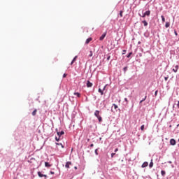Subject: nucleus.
Listing matches in <instances>:
<instances>
[{
    "label": "nucleus",
    "mask_w": 179,
    "mask_h": 179,
    "mask_svg": "<svg viewBox=\"0 0 179 179\" xmlns=\"http://www.w3.org/2000/svg\"><path fill=\"white\" fill-rule=\"evenodd\" d=\"M127 52V50H123V52Z\"/></svg>",
    "instance_id": "47"
},
{
    "label": "nucleus",
    "mask_w": 179,
    "mask_h": 179,
    "mask_svg": "<svg viewBox=\"0 0 179 179\" xmlns=\"http://www.w3.org/2000/svg\"><path fill=\"white\" fill-rule=\"evenodd\" d=\"M55 140L57 141V142H59V138L55 137Z\"/></svg>",
    "instance_id": "29"
},
{
    "label": "nucleus",
    "mask_w": 179,
    "mask_h": 179,
    "mask_svg": "<svg viewBox=\"0 0 179 179\" xmlns=\"http://www.w3.org/2000/svg\"><path fill=\"white\" fill-rule=\"evenodd\" d=\"M177 107H178V108H179V101H178Z\"/></svg>",
    "instance_id": "35"
},
{
    "label": "nucleus",
    "mask_w": 179,
    "mask_h": 179,
    "mask_svg": "<svg viewBox=\"0 0 179 179\" xmlns=\"http://www.w3.org/2000/svg\"><path fill=\"white\" fill-rule=\"evenodd\" d=\"M73 94H74V96H76L78 97H80V93H79V92H74Z\"/></svg>",
    "instance_id": "16"
},
{
    "label": "nucleus",
    "mask_w": 179,
    "mask_h": 179,
    "mask_svg": "<svg viewBox=\"0 0 179 179\" xmlns=\"http://www.w3.org/2000/svg\"><path fill=\"white\" fill-rule=\"evenodd\" d=\"M176 140L174 138H171L170 140V145H171L172 146H174L176 145Z\"/></svg>",
    "instance_id": "4"
},
{
    "label": "nucleus",
    "mask_w": 179,
    "mask_h": 179,
    "mask_svg": "<svg viewBox=\"0 0 179 179\" xmlns=\"http://www.w3.org/2000/svg\"><path fill=\"white\" fill-rule=\"evenodd\" d=\"M56 145H57L58 146H62V148H64L62 143H56Z\"/></svg>",
    "instance_id": "23"
},
{
    "label": "nucleus",
    "mask_w": 179,
    "mask_h": 179,
    "mask_svg": "<svg viewBox=\"0 0 179 179\" xmlns=\"http://www.w3.org/2000/svg\"><path fill=\"white\" fill-rule=\"evenodd\" d=\"M89 57H93V52L90 51V54L89 55Z\"/></svg>",
    "instance_id": "26"
},
{
    "label": "nucleus",
    "mask_w": 179,
    "mask_h": 179,
    "mask_svg": "<svg viewBox=\"0 0 179 179\" xmlns=\"http://www.w3.org/2000/svg\"><path fill=\"white\" fill-rule=\"evenodd\" d=\"M36 114H37V109H35L33 112H32V115H36Z\"/></svg>",
    "instance_id": "20"
},
{
    "label": "nucleus",
    "mask_w": 179,
    "mask_h": 179,
    "mask_svg": "<svg viewBox=\"0 0 179 179\" xmlns=\"http://www.w3.org/2000/svg\"><path fill=\"white\" fill-rule=\"evenodd\" d=\"M178 68H179L178 65H176L175 68L173 69V72H175V73H176V72L178 71Z\"/></svg>",
    "instance_id": "7"
},
{
    "label": "nucleus",
    "mask_w": 179,
    "mask_h": 179,
    "mask_svg": "<svg viewBox=\"0 0 179 179\" xmlns=\"http://www.w3.org/2000/svg\"><path fill=\"white\" fill-rule=\"evenodd\" d=\"M98 92L99 93H101V96H103V94H104V93L103 92V90H101V89H100V88L99 89Z\"/></svg>",
    "instance_id": "21"
},
{
    "label": "nucleus",
    "mask_w": 179,
    "mask_h": 179,
    "mask_svg": "<svg viewBox=\"0 0 179 179\" xmlns=\"http://www.w3.org/2000/svg\"><path fill=\"white\" fill-rule=\"evenodd\" d=\"M161 174H162V177H164L166 176V171H162Z\"/></svg>",
    "instance_id": "19"
},
{
    "label": "nucleus",
    "mask_w": 179,
    "mask_h": 179,
    "mask_svg": "<svg viewBox=\"0 0 179 179\" xmlns=\"http://www.w3.org/2000/svg\"><path fill=\"white\" fill-rule=\"evenodd\" d=\"M64 134H65V132H64V131H62L60 132H57V135H58L59 137L64 135Z\"/></svg>",
    "instance_id": "9"
},
{
    "label": "nucleus",
    "mask_w": 179,
    "mask_h": 179,
    "mask_svg": "<svg viewBox=\"0 0 179 179\" xmlns=\"http://www.w3.org/2000/svg\"><path fill=\"white\" fill-rule=\"evenodd\" d=\"M144 14L145 15V16H150V10H148L145 13H144Z\"/></svg>",
    "instance_id": "13"
},
{
    "label": "nucleus",
    "mask_w": 179,
    "mask_h": 179,
    "mask_svg": "<svg viewBox=\"0 0 179 179\" xmlns=\"http://www.w3.org/2000/svg\"><path fill=\"white\" fill-rule=\"evenodd\" d=\"M161 17L163 22H166V18H164V15H162Z\"/></svg>",
    "instance_id": "22"
},
{
    "label": "nucleus",
    "mask_w": 179,
    "mask_h": 179,
    "mask_svg": "<svg viewBox=\"0 0 179 179\" xmlns=\"http://www.w3.org/2000/svg\"><path fill=\"white\" fill-rule=\"evenodd\" d=\"M143 103V100H141V101H140V103Z\"/></svg>",
    "instance_id": "46"
},
{
    "label": "nucleus",
    "mask_w": 179,
    "mask_h": 179,
    "mask_svg": "<svg viewBox=\"0 0 179 179\" xmlns=\"http://www.w3.org/2000/svg\"><path fill=\"white\" fill-rule=\"evenodd\" d=\"M98 149L95 150V155H96V156L99 155V152H97Z\"/></svg>",
    "instance_id": "30"
},
{
    "label": "nucleus",
    "mask_w": 179,
    "mask_h": 179,
    "mask_svg": "<svg viewBox=\"0 0 179 179\" xmlns=\"http://www.w3.org/2000/svg\"><path fill=\"white\" fill-rule=\"evenodd\" d=\"M63 78H66V73H64V74L63 75Z\"/></svg>",
    "instance_id": "33"
},
{
    "label": "nucleus",
    "mask_w": 179,
    "mask_h": 179,
    "mask_svg": "<svg viewBox=\"0 0 179 179\" xmlns=\"http://www.w3.org/2000/svg\"><path fill=\"white\" fill-rule=\"evenodd\" d=\"M115 152H118V148H116V149L115 150Z\"/></svg>",
    "instance_id": "42"
},
{
    "label": "nucleus",
    "mask_w": 179,
    "mask_h": 179,
    "mask_svg": "<svg viewBox=\"0 0 179 179\" xmlns=\"http://www.w3.org/2000/svg\"><path fill=\"white\" fill-rule=\"evenodd\" d=\"M114 156H115V153L113 152V153L111 154V157L113 158V157H114Z\"/></svg>",
    "instance_id": "31"
},
{
    "label": "nucleus",
    "mask_w": 179,
    "mask_h": 179,
    "mask_svg": "<svg viewBox=\"0 0 179 179\" xmlns=\"http://www.w3.org/2000/svg\"><path fill=\"white\" fill-rule=\"evenodd\" d=\"M142 23L144 24L145 27L148 26V22H146V20L142 21Z\"/></svg>",
    "instance_id": "18"
},
{
    "label": "nucleus",
    "mask_w": 179,
    "mask_h": 179,
    "mask_svg": "<svg viewBox=\"0 0 179 179\" xmlns=\"http://www.w3.org/2000/svg\"><path fill=\"white\" fill-rule=\"evenodd\" d=\"M45 167H48V168L51 167V164H50V163L48 162H45Z\"/></svg>",
    "instance_id": "14"
},
{
    "label": "nucleus",
    "mask_w": 179,
    "mask_h": 179,
    "mask_svg": "<svg viewBox=\"0 0 179 179\" xmlns=\"http://www.w3.org/2000/svg\"><path fill=\"white\" fill-rule=\"evenodd\" d=\"M75 170H78V167L75 166L74 167Z\"/></svg>",
    "instance_id": "44"
},
{
    "label": "nucleus",
    "mask_w": 179,
    "mask_h": 179,
    "mask_svg": "<svg viewBox=\"0 0 179 179\" xmlns=\"http://www.w3.org/2000/svg\"><path fill=\"white\" fill-rule=\"evenodd\" d=\"M93 39L92 38H89L86 40L85 44H89L90 41H92Z\"/></svg>",
    "instance_id": "10"
},
{
    "label": "nucleus",
    "mask_w": 179,
    "mask_h": 179,
    "mask_svg": "<svg viewBox=\"0 0 179 179\" xmlns=\"http://www.w3.org/2000/svg\"><path fill=\"white\" fill-rule=\"evenodd\" d=\"M110 57L108 56V58H107L108 61H110Z\"/></svg>",
    "instance_id": "37"
},
{
    "label": "nucleus",
    "mask_w": 179,
    "mask_h": 179,
    "mask_svg": "<svg viewBox=\"0 0 179 179\" xmlns=\"http://www.w3.org/2000/svg\"><path fill=\"white\" fill-rule=\"evenodd\" d=\"M93 86V83H90V81H87V87H92Z\"/></svg>",
    "instance_id": "8"
},
{
    "label": "nucleus",
    "mask_w": 179,
    "mask_h": 179,
    "mask_svg": "<svg viewBox=\"0 0 179 179\" xmlns=\"http://www.w3.org/2000/svg\"><path fill=\"white\" fill-rule=\"evenodd\" d=\"M127 70H128V67H124V68L123 69V71H124V72H127Z\"/></svg>",
    "instance_id": "27"
},
{
    "label": "nucleus",
    "mask_w": 179,
    "mask_h": 179,
    "mask_svg": "<svg viewBox=\"0 0 179 179\" xmlns=\"http://www.w3.org/2000/svg\"><path fill=\"white\" fill-rule=\"evenodd\" d=\"M149 167L150 169H152V167H153V159H151V162L149 164Z\"/></svg>",
    "instance_id": "15"
},
{
    "label": "nucleus",
    "mask_w": 179,
    "mask_h": 179,
    "mask_svg": "<svg viewBox=\"0 0 179 179\" xmlns=\"http://www.w3.org/2000/svg\"><path fill=\"white\" fill-rule=\"evenodd\" d=\"M148 166H149V163H148V162H145L142 164L141 167H142L143 169H145V167H148Z\"/></svg>",
    "instance_id": "6"
},
{
    "label": "nucleus",
    "mask_w": 179,
    "mask_h": 179,
    "mask_svg": "<svg viewBox=\"0 0 179 179\" xmlns=\"http://www.w3.org/2000/svg\"><path fill=\"white\" fill-rule=\"evenodd\" d=\"M141 131H143V129H145V125L143 124L141 127Z\"/></svg>",
    "instance_id": "25"
},
{
    "label": "nucleus",
    "mask_w": 179,
    "mask_h": 179,
    "mask_svg": "<svg viewBox=\"0 0 179 179\" xmlns=\"http://www.w3.org/2000/svg\"><path fill=\"white\" fill-rule=\"evenodd\" d=\"M146 15H145V13L142 15V17H145Z\"/></svg>",
    "instance_id": "36"
},
{
    "label": "nucleus",
    "mask_w": 179,
    "mask_h": 179,
    "mask_svg": "<svg viewBox=\"0 0 179 179\" xmlns=\"http://www.w3.org/2000/svg\"><path fill=\"white\" fill-rule=\"evenodd\" d=\"M138 44H141V42H138Z\"/></svg>",
    "instance_id": "48"
},
{
    "label": "nucleus",
    "mask_w": 179,
    "mask_h": 179,
    "mask_svg": "<svg viewBox=\"0 0 179 179\" xmlns=\"http://www.w3.org/2000/svg\"><path fill=\"white\" fill-rule=\"evenodd\" d=\"M113 107L114 108V110L117 111V109L118 108V106H117L115 103H113L112 106V108Z\"/></svg>",
    "instance_id": "12"
},
{
    "label": "nucleus",
    "mask_w": 179,
    "mask_h": 179,
    "mask_svg": "<svg viewBox=\"0 0 179 179\" xmlns=\"http://www.w3.org/2000/svg\"><path fill=\"white\" fill-rule=\"evenodd\" d=\"M131 55H132V52H130V53L128 54L127 58H129L131 57Z\"/></svg>",
    "instance_id": "28"
},
{
    "label": "nucleus",
    "mask_w": 179,
    "mask_h": 179,
    "mask_svg": "<svg viewBox=\"0 0 179 179\" xmlns=\"http://www.w3.org/2000/svg\"><path fill=\"white\" fill-rule=\"evenodd\" d=\"M165 27L166 29H168V27H170V22H166Z\"/></svg>",
    "instance_id": "17"
},
{
    "label": "nucleus",
    "mask_w": 179,
    "mask_h": 179,
    "mask_svg": "<svg viewBox=\"0 0 179 179\" xmlns=\"http://www.w3.org/2000/svg\"><path fill=\"white\" fill-rule=\"evenodd\" d=\"M157 92H158V91H157H157H155V96H157Z\"/></svg>",
    "instance_id": "32"
},
{
    "label": "nucleus",
    "mask_w": 179,
    "mask_h": 179,
    "mask_svg": "<svg viewBox=\"0 0 179 179\" xmlns=\"http://www.w3.org/2000/svg\"><path fill=\"white\" fill-rule=\"evenodd\" d=\"M77 59H78V56H76V57L73 59L72 62H71V65H73V62H75V61H76Z\"/></svg>",
    "instance_id": "11"
},
{
    "label": "nucleus",
    "mask_w": 179,
    "mask_h": 179,
    "mask_svg": "<svg viewBox=\"0 0 179 179\" xmlns=\"http://www.w3.org/2000/svg\"><path fill=\"white\" fill-rule=\"evenodd\" d=\"M70 166H72V162H67L66 163L65 167L66 169H70Z\"/></svg>",
    "instance_id": "5"
},
{
    "label": "nucleus",
    "mask_w": 179,
    "mask_h": 179,
    "mask_svg": "<svg viewBox=\"0 0 179 179\" xmlns=\"http://www.w3.org/2000/svg\"><path fill=\"white\" fill-rule=\"evenodd\" d=\"M94 115L95 117H96V118L98 119L99 122H101L103 121V118L101 117V116L100 115V111L99 110H95L94 112Z\"/></svg>",
    "instance_id": "1"
},
{
    "label": "nucleus",
    "mask_w": 179,
    "mask_h": 179,
    "mask_svg": "<svg viewBox=\"0 0 179 179\" xmlns=\"http://www.w3.org/2000/svg\"><path fill=\"white\" fill-rule=\"evenodd\" d=\"M50 174H55V173L52 171H50Z\"/></svg>",
    "instance_id": "45"
},
{
    "label": "nucleus",
    "mask_w": 179,
    "mask_h": 179,
    "mask_svg": "<svg viewBox=\"0 0 179 179\" xmlns=\"http://www.w3.org/2000/svg\"><path fill=\"white\" fill-rule=\"evenodd\" d=\"M38 176L41 178L44 177L45 179H47V175H44V174L41 173V172H40V171L38 172Z\"/></svg>",
    "instance_id": "3"
},
{
    "label": "nucleus",
    "mask_w": 179,
    "mask_h": 179,
    "mask_svg": "<svg viewBox=\"0 0 179 179\" xmlns=\"http://www.w3.org/2000/svg\"><path fill=\"white\" fill-rule=\"evenodd\" d=\"M146 96H145V98L143 99V101H145V100H146Z\"/></svg>",
    "instance_id": "41"
},
{
    "label": "nucleus",
    "mask_w": 179,
    "mask_h": 179,
    "mask_svg": "<svg viewBox=\"0 0 179 179\" xmlns=\"http://www.w3.org/2000/svg\"><path fill=\"white\" fill-rule=\"evenodd\" d=\"M176 36H178V34H177V31H175Z\"/></svg>",
    "instance_id": "38"
},
{
    "label": "nucleus",
    "mask_w": 179,
    "mask_h": 179,
    "mask_svg": "<svg viewBox=\"0 0 179 179\" xmlns=\"http://www.w3.org/2000/svg\"><path fill=\"white\" fill-rule=\"evenodd\" d=\"M124 101H125L127 103H128V99L125 98V99H124Z\"/></svg>",
    "instance_id": "34"
},
{
    "label": "nucleus",
    "mask_w": 179,
    "mask_h": 179,
    "mask_svg": "<svg viewBox=\"0 0 179 179\" xmlns=\"http://www.w3.org/2000/svg\"><path fill=\"white\" fill-rule=\"evenodd\" d=\"M93 146H94V145H93V144L90 145V148H93Z\"/></svg>",
    "instance_id": "39"
},
{
    "label": "nucleus",
    "mask_w": 179,
    "mask_h": 179,
    "mask_svg": "<svg viewBox=\"0 0 179 179\" xmlns=\"http://www.w3.org/2000/svg\"><path fill=\"white\" fill-rule=\"evenodd\" d=\"M122 13H124V12L122 11V10H120V17H122Z\"/></svg>",
    "instance_id": "24"
},
{
    "label": "nucleus",
    "mask_w": 179,
    "mask_h": 179,
    "mask_svg": "<svg viewBox=\"0 0 179 179\" xmlns=\"http://www.w3.org/2000/svg\"><path fill=\"white\" fill-rule=\"evenodd\" d=\"M106 36H107V32L103 33L99 38L100 41H103L104 38H106Z\"/></svg>",
    "instance_id": "2"
},
{
    "label": "nucleus",
    "mask_w": 179,
    "mask_h": 179,
    "mask_svg": "<svg viewBox=\"0 0 179 179\" xmlns=\"http://www.w3.org/2000/svg\"><path fill=\"white\" fill-rule=\"evenodd\" d=\"M106 85L104 86L103 90H106Z\"/></svg>",
    "instance_id": "43"
},
{
    "label": "nucleus",
    "mask_w": 179,
    "mask_h": 179,
    "mask_svg": "<svg viewBox=\"0 0 179 179\" xmlns=\"http://www.w3.org/2000/svg\"><path fill=\"white\" fill-rule=\"evenodd\" d=\"M169 79V77H165V80H167Z\"/></svg>",
    "instance_id": "40"
}]
</instances>
